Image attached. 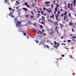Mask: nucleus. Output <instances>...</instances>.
Segmentation results:
<instances>
[{"mask_svg": "<svg viewBox=\"0 0 76 76\" xmlns=\"http://www.w3.org/2000/svg\"><path fill=\"white\" fill-rule=\"evenodd\" d=\"M63 42H66V40L64 41Z\"/></svg>", "mask_w": 76, "mask_h": 76, "instance_id": "nucleus-63", "label": "nucleus"}, {"mask_svg": "<svg viewBox=\"0 0 76 76\" xmlns=\"http://www.w3.org/2000/svg\"><path fill=\"white\" fill-rule=\"evenodd\" d=\"M26 6H27V7H29V8H30V6H29V5L27 4L26 5Z\"/></svg>", "mask_w": 76, "mask_h": 76, "instance_id": "nucleus-22", "label": "nucleus"}, {"mask_svg": "<svg viewBox=\"0 0 76 76\" xmlns=\"http://www.w3.org/2000/svg\"><path fill=\"white\" fill-rule=\"evenodd\" d=\"M26 18H28L29 17V15H26Z\"/></svg>", "mask_w": 76, "mask_h": 76, "instance_id": "nucleus-19", "label": "nucleus"}, {"mask_svg": "<svg viewBox=\"0 0 76 76\" xmlns=\"http://www.w3.org/2000/svg\"><path fill=\"white\" fill-rule=\"evenodd\" d=\"M46 34H45V33H44L43 34V36H45V35H46Z\"/></svg>", "mask_w": 76, "mask_h": 76, "instance_id": "nucleus-44", "label": "nucleus"}, {"mask_svg": "<svg viewBox=\"0 0 76 76\" xmlns=\"http://www.w3.org/2000/svg\"><path fill=\"white\" fill-rule=\"evenodd\" d=\"M46 15H47V14H44V16H46Z\"/></svg>", "mask_w": 76, "mask_h": 76, "instance_id": "nucleus-61", "label": "nucleus"}, {"mask_svg": "<svg viewBox=\"0 0 76 76\" xmlns=\"http://www.w3.org/2000/svg\"><path fill=\"white\" fill-rule=\"evenodd\" d=\"M42 19H43L40 18L39 19V20H45V18L44 17V16H42Z\"/></svg>", "mask_w": 76, "mask_h": 76, "instance_id": "nucleus-4", "label": "nucleus"}, {"mask_svg": "<svg viewBox=\"0 0 76 76\" xmlns=\"http://www.w3.org/2000/svg\"><path fill=\"white\" fill-rule=\"evenodd\" d=\"M62 57H64V55H61Z\"/></svg>", "mask_w": 76, "mask_h": 76, "instance_id": "nucleus-52", "label": "nucleus"}, {"mask_svg": "<svg viewBox=\"0 0 76 76\" xmlns=\"http://www.w3.org/2000/svg\"><path fill=\"white\" fill-rule=\"evenodd\" d=\"M54 47H56V48H57V46L55 45V46H54Z\"/></svg>", "mask_w": 76, "mask_h": 76, "instance_id": "nucleus-55", "label": "nucleus"}, {"mask_svg": "<svg viewBox=\"0 0 76 76\" xmlns=\"http://www.w3.org/2000/svg\"><path fill=\"white\" fill-rule=\"evenodd\" d=\"M7 1V0H5L4 1L5 2H6Z\"/></svg>", "mask_w": 76, "mask_h": 76, "instance_id": "nucleus-60", "label": "nucleus"}, {"mask_svg": "<svg viewBox=\"0 0 76 76\" xmlns=\"http://www.w3.org/2000/svg\"><path fill=\"white\" fill-rule=\"evenodd\" d=\"M33 4L32 5V7H34V6H35V4H34V3H33Z\"/></svg>", "mask_w": 76, "mask_h": 76, "instance_id": "nucleus-27", "label": "nucleus"}, {"mask_svg": "<svg viewBox=\"0 0 76 76\" xmlns=\"http://www.w3.org/2000/svg\"><path fill=\"white\" fill-rule=\"evenodd\" d=\"M50 11H51V10H49L48 11V12H49V13H50Z\"/></svg>", "mask_w": 76, "mask_h": 76, "instance_id": "nucleus-41", "label": "nucleus"}, {"mask_svg": "<svg viewBox=\"0 0 76 76\" xmlns=\"http://www.w3.org/2000/svg\"><path fill=\"white\" fill-rule=\"evenodd\" d=\"M31 18H34V16H31Z\"/></svg>", "mask_w": 76, "mask_h": 76, "instance_id": "nucleus-45", "label": "nucleus"}, {"mask_svg": "<svg viewBox=\"0 0 76 76\" xmlns=\"http://www.w3.org/2000/svg\"><path fill=\"white\" fill-rule=\"evenodd\" d=\"M16 2L17 3H18V4H20V3L19 2H18V1H16Z\"/></svg>", "mask_w": 76, "mask_h": 76, "instance_id": "nucleus-20", "label": "nucleus"}, {"mask_svg": "<svg viewBox=\"0 0 76 76\" xmlns=\"http://www.w3.org/2000/svg\"><path fill=\"white\" fill-rule=\"evenodd\" d=\"M59 44H58L57 45V47H58V46H59Z\"/></svg>", "mask_w": 76, "mask_h": 76, "instance_id": "nucleus-57", "label": "nucleus"}, {"mask_svg": "<svg viewBox=\"0 0 76 76\" xmlns=\"http://www.w3.org/2000/svg\"><path fill=\"white\" fill-rule=\"evenodd\" d=\"M42 33H44V30H42Z\"/></svg>", "mask_w": 76, "mask_h": 76, "instance_id": "nucleus-50", "label": "nucleus"}, {"mask_svg": "<svg viewBox=\"0 0 76 76\" xmlns=\"http://www.w3.org/2000/svg\"><path fill=\"white\" fill-rule=\"evenodd\" d=\"M22 9L25 10V11H28V9H27L26 8H23Z\"/></svg>", "mask_w": 76, "mask_h": 76, "instance_id": "nucleus-5", "label": "nucleus"}, {"mask_svg": "<svg viewBox=\"0 0 76 76\" xmlns=\"http://www.w3.org/2000/svg\"><path fill=\"white\" fill-rule=\"evenodd\" d=\"M38 32H38L37 33V34H39V33L41 35L38 36V37H39V38H41L42 37L41 35H42V32H41V31H40L39 30H38Z\"/></svg>", "mask_w": 76, "mask_h": 76, "instance_id": "nucleus-2", "label": "nucleus"}, {"mask_svg": "<svg viewBox=\"0 0 76 76\" xmlns=\"http://www.w3.org/2000/svg\"><path fill=\"white\" fill-rule=\"evenodd\" d=\"M54 44H55V45H56V44H57V43L56 42V41H54Z\"/></svg>", "mask_w": 76, "mask_h": 76, "instance_id": "nucleus-16", "label": "nucleus"}, {"mask_svg": "<svg viewBox=\"0 0 76 76\" xmlns=\"http://www.w3.org/2000/svg\"><path fill=\"white\" fill-rule=\"evenodd\" d=\"M66 14H67V12L66 11L64 13L65 16H66Z\"/></svg>", "mask_w": 76, "mask_h": 76, "instance_id": "nucleus-17", "label": "nucleus"}, {"mask_svg": "<svg viewBox=\"0 0 76 76\" xmlns=\"http://www.w3.org/2000/svg\"><path fill=\"white\" fill-rule=\"evenodd\" d=\"M70 8L71 10H73V8H72V7H70Z\"/></svg>", "mask_w": 76, "mask_h": 76, "instance_id": "nucleus-30", "label": "nucleus"}, {"mask_svg": "<svg viewBox=\"0 0 76 76\" xmlns=\"http://www.w3.org/2000/svg\"><path fill=\"white\" fill-rule=\"evenodd\" d=\"M50 22L51 23H53V20H50Z\"/></svg>", "mask_w": 76, "mask_h": 76, "instance_id": "nucleus-54", "label": "nucleus"}, {"mask_svg": "<svg viewBox=\"0 0 76 76\" xmlns=\"http://www.w3.org/2000/svg\"><path fill=\"white\" fill-rule=\"evenodd\" d=\"M72 32H75L74 30H73V28L72 29Z\"/></svg>", "mask_w": 76, "mask_h": 76, "instance_id": "nucleus-40", "label": "nucleus"}, {"mask_svg": "<svg viewBox=\"0 0 76 76\" xmlns=\"http://www.w3.org/2000/svg\"><path fill=\"white\" fill-rule=\"evenodd\" d=\"M45 47H46V48H49V47H48V45H45Z\"/></svg>", "mask_w": 76, "mask_h": 76, "instance_id": "nucleus-13", "label": "nucleus"}, {"mask_svg": "<svg viewBox=\"0 0 76 76\" xmlns=\"http://www.w3.org/2000/svg\"><path fill=\"white\" fill-rule=\"evenodd\" d=\"M66 16H64V20H66Z\"/></svg>", "mask_w": 76, "mask_h": 76, "instance_id": "nucleus-18", "label": "nucleus"}, {"mask_svg": "<svg viewBox=\"0 0 76 76\" xmlns=\"http://www.w3.org/2000/svg\"><path fill=\"white\" fill-rule=\"evenodd\" d=\"M28 24H29V25L30 24V25H31V24H32V23L31 22V21H28Z\"/></svg>", "mask_w": 76, "mask_h": 76, "instance_id": "nucleus-14", "label": "nucleus"}, {"mask_svg": "<svg viewBox=\"0 0 76 76\" xmlns=\"http://www.w3.org/2000/svg\"><path fill=\"white\" fill-rule=\"evenodd\" d=\"M26 33H24V36H26Z\"/></svg>", "mask_w": 76, "mask_h": 76, "instance_id": "nucleus-28", "label": "nucleus"}, {"mask_svg": "<svg viewBox=\"0 0 76 76\" xmlns=\"http://www.w3.org/2000/svg\"><path fill=\"white\" fill-rule=\"evenodd\" d=\"M24 4H25V5H26V6L27 5H28V4H27L28 3L27 2L24 3Z\"/></svg>", "mask_w": 76, "mask_h": 76, "instance_id": "nucleus-26", "label": "nucleus"}, {"mask_svg": "<svg viewBox=\"0 0 76 76\" xmlns=\"http://www.w3.org/2000/svg\"><path fill=\"white\" fill-rule=\"evenodd\" d=\"M41 23L42 25H45V23L44 21H41Z\"/></svg>", "mask_w": 76, "mask_h": 76, "instance_id": "nucleus-11", "label": "nucleus"}, {"mask_svg": "<svg viewBox=\"0 0 76 76\" xmlns=\"http://www.w3.org/2000/svg\"><path fill=\"white\" fill-rule=\"evenodd\" d=\"M16 8L17 9H18V8H19V7H16Z\"/></svg>", "mask_w": 76, "mask_h": 76, "instance_id": "nucleus-62", "label": "nucleus"}, {"mask_svg": "<svg viewBox=\"0 0 76 76\" xmlns=\"http://www.w3.org/2000/svg\"><path fill=\"white\" fill-rule=\"evenodd\" d=\"M64 14H61V16H64Z\"/></svg>", "mask_w": 76, "mask_h": 76, "instance_id": "nucleus-33", "label": "nucleus"}, {"mask_svg": "<svg viewBox=\"0 0 76 76\" xmlns=\"http://www.w3.org/2000/svg\"><path fill=\"white\" fill-rule=\"evenodd\" d=\"M31 13L32 14V15H34V13H33V12L32 11H31Z\"/></svg>", "mask_w": 76, "mask_h": 76, "instance_id": "nucleus-36", "label": "nucleus"}, {"mask_svg": "<svg viewBox=\"0 0 76 76\" xmlns=\"http://www.w3.org/2000/svg\"><path fill=\"white\" fill-rule=\"evenodd\" d=\"M69 25H70L71 26H72V22H71V23H69Z\"/></svg>", "mask_w": 76, "mask_h": 76, "instance_id": "nucleus-21", "label": "nucleus"}, {"mask_svg": "<svg viewBox=\"0 0 76 76\" xmlns=\"http://www.w3.org/2000/svg\"><path fill=\"white\" fill-rule=\"evenodd\" d=\"M43 10H46V9H45V8L44 7L43 8Z\"/></svg>", "mask_w": 76, "mask_h": 76, "instance_id": "nucleus-42", "label": "nucleus"}, {"mask_svg": "<svg viewBox=\"0 0 76 76\" xmlns=\"http://www.w3.org/2000/svg\"><path fill=\"white\" fill-rule=\"evenodd\" d=\"M60 11L59 10H58V14H60Z\"/></svg>", "mask_w": 76, "mask_h": 76, "instance_id": "nucleus-32", "label": "nucleus"}, {"mask_svg": "<svg viewBox=\"0 0 76 76\" xmlns=\"http://www.w3.org/2000/svg\"><path fill=\"white\" fill-rule=\"evenodd\" d=\"M45 4H49V3H50V1H47L45 2Z\"/></svg>", "mask_w": 76, "mask_h": 76, "instance_id": "nucleus-8", "label": "nucleus"}, {"mask_svg": "<svg viewBox=\"0 0 76 76\" xmlns=\"http://www.w3.org/2000/svg\"><path fill=\"white\" fill-rule=\"evenodd\" d=\"M34 26H36V24H35V23L34 24Z\"/></svg>", "mask_w": 76, "mask_h": 76, "instance_id": "nucleus-56", "label": "nucleus"}, {"mask_svg": "<svg viewBox=\"0 0 76 76\" xmlns=\"http://www.w3.org/2000/svg\"><path fill=\"white\" fill-rule=\"evenodd\" d=\"M9 16H11L12 15V13L11 12H10V14H9Z\"/></svg>", "mask_w": 76, "mask_h": 76, "instance_id": "nucleus-31", "label": "nucleus"}, {"mask_svg": "<svg viewBox=\"0 0 76 76\" xmlns=\"http://www.w3.org/2000/svg\"><path fill=\"white\" fill-rule=\"evenodd\" d=\"M68 20H68V18H67V19H66V22H68Z\"/></svg>", "mask_w": 76, "mask_h": 76, "instance_id": "nucleus-35", "label": "nucleus"}, {"mask_svg": "<svg viewBox=\"0 0 76 76\" xmlns=\"http://www.w3.org/2000/svg\"><path fill=\"white\" fill-rule=\"evenodd\" d=\"M35 42H36L37 43H38V42H39V41L36 40H35Z\"/></svg>", "mask_w": 76, "mask_h": 76, "instance_id": "nucleus-25", "label": "nucleus"}, {"mask_svg": "<svg viewBox=\"0 0 76 76\" xmlns=\"http://www.w3.org/2000/svg\"><path fill=\"white\" fill-rule=\"evenodd\" d=\"M76 38V36L72 37V38H73L74 39H75Z\"/></svg>", "mask_w": 76, "mask_h": 76, "instance_id": "nucleus-29", "label": "nucleus"}, {"mask_svg": "<svg viewBox=\"0 0 76 76\" xmlns=\"http://www.w3.org/2000/svg\"><path fill=\"white\" fill-rule=\"evenodd\" d=\"M51 6L52 7V9H53V4H52Z\"/></svg>", "mask_w": 76, "mask_h": 76, "instance_id": "nucleus-23", "label": "nucleus"}, {"mask_svg": "<svg viewBox=\"0 0 76 76\" xmlns=\"http://www.w3.org/2000/svg\"><path fill=\"white\" fill-rule=\"evenodd\" d=\"M69 16H71V15L70 14H69Z\"/></svg>", "mask_w": 76, "mask_h": 76, "instance_id": "nucleus-64", "label": "nucleus"}, {"mask_svg": "<svg viewBox=\"0 0 76 76\" xmlns=\"http://www.w3.org/2000/svg\"><path fill=\"white\" fill-rule=\"evenodd\" d=\"M54 25H57V22H54L53 23Z\"/></svg>", "mask_w": 76, "mask_h": 76, "instance_id": "nucleus-9", "label": "nucleus"}, {"mask_svg": "<svg viewBox=\"0 0 76 76\" xmlns=\"http://www.w3.org/2000/svg\"><path fill=\"white\" fill-rule=\"evenodd\" d=\"M41 13L42 15H44V12L43 11H41Z\"/></svg>", "mask_w": 76, "mask_h": 76, "instance_id": "nucleus-12", "label": "nucleus"}, {"mask_svg": "<svg viewBox=\"0 0 76 76\" xmlns=\"http://www.w3.org/2000/svg\"><path fill=\"white\" fill-rule=\"evenodd\" d=\"M50 6V4H47L46 6Z\"/></svg>", "mask_w": 76, "mask_h": 76, "instance_id": "nucleus-38", "label": "nucleus"}, {"mask_svg": "<svg viewBox=\"0 0 76 76\" xmlns=\"http://www.w3.org/2000/svg\"><path fill=\"white\" fill-rule=\"evenodd\" d=\"M57 26H56V27L55 28V29L57 30Z\"/></svg>", "mask_w": 76, "mask_h": 76, "instance_id": "nucleus-47", "label": "nucleus"}, {"mask_svg": "<svg viewBox=\"0 0 76 76\" xmlns=\"http://www.w3.org/2000/svg\"><path fill=\"white\" fill-rule=\"evenodd\" d=\"M61 39H63V37L62 36L61 37Z\"/></svg>", "mask_w": 76, "mask_h": 76, "instance_id": "nucleus-59", "label": "nucleus"}, {"mask_svg": "<svg viewBox=\"0 0 76 76\" xmlns=\"http://www.w3.org/2000/svg\"><path fill=\"white\" fill-rule=\"evenodd\" d=\"M11 17H12V18H14V16H13V15H12V16H11Z\"/></svg>", "mask_w": 76, "mask_h": 76, "instance_id": "nucleus-58", "label": "nucleus"}, {"mask_svg": "<svg viewBox=\"0 0 76 76\" xmlns=\"http://www.w3.org/2000/svg\"><path fill=\"white\" fill-rule=\"evenodd\" d=\"M56 3V1H54L53 2V4H54V3Z\"/></svg>", "mask_w": 76, "mask_h": 76, "instance_id": "nucleus-43", "label": "nucleus"}, {"mask_svg": "<svg viewBox=\"0 0 76 76\" xmlns=\"http://www.w3.org/2000/svg\"><path fill=\"white\" fill-rule=\"evenodd\" d=\"M54 34H55V33L53 31H52V32H50V35H51L52 36H53L54 35Z\"/></svg>", "mask_w": 76, "mask_h": 76, "instance_id": "nucleus-3", "label": "nucleus"}, {"mask_svg": "<svg viewBox=\"0 0 76 76\" xmlns=\"http://www.w3.org/2000/svg\"><path fill=\"white\" fill-rule=\"evenodd\" d=\"M40 28H42L43 26H42V25H40Z\"/></svg>", "mask_w": 76, "mask_h": 76, "instance_id": "nucleus-24", "label": "nucleus"}, {"mask_svg": "<svg viewBox=\"0 0 76 76\" xmlns=\"http://www.w3.org/2000/svg\"><path fill=\"white\" fill-rule=\"evenodd\" d=\"M27 38H28V39H29V36H27L26 37Z\"/></svg>", "mask_w": 76, "mask_h": 76, "instance_id": "nucleus-46", "label": "nucleus"}, {"mask_svg": "<svg viewBox=\"0 0 76 76\" xmlns=\"http://www.w3.org/2000/svg\"><path fill=\"white\" fill-rule=\"evenodd\" d=\"M53 17H54V14H53L52 16H51L50 17L51 18H53Z\"/></svg>", "mask_w": 76, "mask_h": 76, "instance_id": "nucleus-15", "label": "nucleus"}, {"mask_svg": "<svg viewBox=\"0 0 76 76\" xmlns=\"http://www.w3.org/2000/svg\"><path fill=\"white\" fill-rule=\"evenodd\" d=\"M38 13H41V12L40 11H38Z\"/></svg>", "mask_w": 76, "mask_h": 76, "instance_id": "nucleus-53", "label": "nucleus"}, {"mask_svg": "<svg viewBox=\"0 0 76 76\" xmlns=\"http://www.w3.org/2000/svg\"><path fill=\"white\" fill-rule=\"evenodd\" d=\"M66 45V44H65V43H62V45Z\"/></svg>", "mask_w": 76, "mask_h": 76, "instance_id": "nucleus-49", "label": "nucleus"}, {"mask_svg": "<svg viewBox=\"0 0 76 76\" xmlns=\"http://www.w3.org/2000/svg\"><path fill=\"white\" fill-rule=\"evenodd\" d=\"M68 42H71V40H67Z\"/></svg>", "mask_w": 76, "mask_h": 76, "instance_id": "nucleus-34", "label": "nucleus"}, {"mask_svg": "<svg viewBox=\"0 0 76 76\" xmlns=\"http://www.w3.org/2000/svg\"><path fill=\"white\" fill-rule=\"evenodd\" d=\"M9 10H12V8H9Z\"/></svg>", "mask_w": 76, "mask_h": 76, "instance_id": "nucleus-39", "label": "nucleus"}, {"mask_svg": "<svg viewBox=\"0 0 76 76\" xmlns=\"http://www.w3.org/2000/svg\"><path fill=\"white\" fill-rule=\"evenodd\" d=\"M18 18H16L15 19V21L16 23V26L17 28H19L20 29H21L20 28V27H22L21 25V21L19 22V21H17Z\"/></svg>", "mask_w": 76, "mask_h": 76, "instance_id": "nucleus-1", "label": "nucleus"}, {"mask_svg": "<svg viewBox=\"0 0 76 76\" xmlns=\"http://www.w3.org/2000/svg\"><path fill=\"white\" fill-rule=\"evenodd\" d=\"M72 6H73V3H72L70 5L71 7H72Z\"/></svg>", "mask_w": 76, "mask_h": 76, "instance_id": "nucleus-37", "label": "nucleus"}, {"mask_svg": "<svg viewBox=\"0 0 76 76\" xmlns=\"http://www.w3.org/2000/svg\"><path fill=\"white\" fill-rule=\"evenodd\" d=\"M55 12H57V7H56L55 8Z\"/></svg>", "mask_w": 76, "mask_h": 76, "instance_id": "nucleus-10", "label": "nucleus"}, {"mask_svg": "<svg viewBox=\"0 0 76 76\" xmlns=\"http://www.w3.org/2000/svg\"><path fill=\"white\" fill-rule=\"evenodd\" d=\"M56 19L57 20H58V16H59V15L58 14L57 15V14L56 15Z\"/></svg>", "mask_w": 76, "mask_h": 76, "instance_id": "nucleus-7", "label": "nucleus"}, {"mask_svg": "<svg viewBox=\"0 0 76 76\" xmlns=\"http://www.w3.org/2000/svg\"><path fill=\"white\" fill-rule=\"evenodd\" d=\"M37 16H39L40 15V14H37Z\"/></svg>", "mask_w": 76, "mask_h": 76, "instance_id": "nucleus-51", "label": "nucleus"}, {"mask_svg": "<svg viewBox=\"0 0 76 76\" xmlns=\"http://www.w3.org/2000/svg\"><path fill=\"white\" fill-rule=\"evenodd\" d=\"M57 7H59V5H58V4H57Z\"/></svg>", "mask_w": 76, "mask_h": 76, "instance_id": "nucleus-48", "label": "nucleus"}, {"mask_svg": "<svg viewBox=\"0 0 76 76\" xmlns=\"http://www.w3.org/2000/svg\"><path fill=\"white\" fill-rule=\"evenodd\" d=\"M72 2L74 3V4L75 6H76V0H74Z\"/></svg>", "mask_w": 76, "mask_h": 76, "instance_id": "nucleus-6", "label": "nucleus"}]
</instances>
